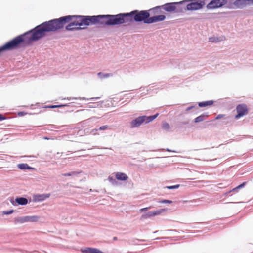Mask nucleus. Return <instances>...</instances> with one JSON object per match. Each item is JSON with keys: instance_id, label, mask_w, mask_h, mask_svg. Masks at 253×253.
Wrapping results in <instances>:
<instances>
[{"instance_id": "22", "label": "nucleus", "mask_w": 253, "mask_h": 253, "mask_svg": "<svg viewBox=\"0 0 253 253\" xmlns=\"http://www.w3.org/2000/svg\"><path fill=\"white\" fill-rule=\"evenodd\" d=\"M205 119V117L204 115H200L195 119L194 122L198 123L200 122H202Z\"/></svg>"}, {"instance_id": "25", "label": "nucleus", "mask_w": 253, "mask_h": 253, "mask_svg": "<svg viewBox=\"0 0 253 253\" xmlns=\"http://www.w3.org/2000/svg\"><path fill=\"white\" fill-rule=\"evenodd\" d=\"M18 168L21 169H25L27 168H29L28 166L26 164H21L18 165Z\"/></svg>"}, {"instance_id": "35", "label": "nucleus", "mask_w": 253, "mask_h": 253, "mask_svg": "<svg viewBox=\"0 0 253 253\" xmlns=\"http://www.w3.org/2000/svg\"><path fill=\"white\" fill-rule=\"evenodd\" d=\"M64 105H52L50 107V108H58V107H61L62 106H64Z\"/></svg>"}, {"instance_id": "4", "label": "nucleus", "mask_w": 253, "mask_h": 253, "mask_svg": "<svg viewBox=\"0 0 253 253\" xmlns=\"http://www.w3.org/2000/svg\"><path fill=\"white\" fill-rule=\"evenodd\" d=\"M179 3H169L163 5L162 6H157L150 9L152 11L154 14H159L161 12V8H163L165 11L169 12L174 11L176 9V5L179 4Z\"/></svg>"}, {"instance_id": "27", "label": "nucleus", "mask_w": 253, "mask_h": 253, "mask_svg": "<svg viewBox=\"0 0 253 253\" xmlns=\"http://www.w3.org/2000/svg\"><path fill=\"white\" fill-rule=\"evenodd\" d=\"M76 174V172H72L71 173L62 174L64 176H71Z\"/></svg>"}, {"instance_id": "20", "label": "nucleus", "mask_w": 253, "mask_h": 253, "mask_svg": "<svg viewBox=\"0 0 253 253\" xmlns=\"http://www.w3.org/2000/svg\"><path fill=\"white\" fill-rule=\"evenodd\" d=\"M154 217L153 211H149L145 214L142 215L141 217L143 219H147Z\"/></svg>"}, {"instance_id": "37", "label": "nucleus", "mask_w": 253, "mask_h": 253, "mask_svg": "<svg viewBox=\"0 0 253 253\" xmlns=\"http://www.w3.org/2000/svg\"><path fill=\"white\" fill-rule=\"evenodd\" d=\"M5 119V118L2 115L0 114V121L4 120Z\"/></svg>"}, {"instance_id": "42", "label": "nucleus", "mask_w": 253, "mask_h": 253, "mask_svg": "<svg viewBox=\"0 0 253 253\" xmlns=\"http://www.w3.org/2000/svg\"><path fill=\"white\" fill-rule=\"evenodd\" d=\"M97 131V129H93L92 130V131Z\"/></svg>"}, {"instance_id": "31", "label": "nucleus", "mask_w": 253, "mask_h": 253, "mask_svg": "<svg viewBox=\"0 0 253 253\" xmlns=\"http://www.w3.org/2000/svg\"><path fill=\"white\" fill-rule=\"evenodd\" d=\"M108 128V126L107 125H104L100 126L99 128L100 130H104L107 129Z\"/></svg>"}, {"instance_id": "40", "label": "nucleus", "mask_w": 253, "mask_h": 253, "mask_svg": "<svg viewBox=\"0 0 253 253\" xmlns=\"http://www.w3.org/2000/svg\"><path fill=\"white\" fill-rule=\"evenodd\" d=\"M43 139H45V140H48L49 139V138H47V137H44Z\"/></svg>"}, {"instance_id": "38", "label": "nucleus", "mask_w": 253, "mask_h": 253, "mask_svg": "<svg viewBox=\"0 0 253 253\" xmlns=\"http://www.w3.org/2000/svg\"><path fill=\"white\" fill-rule=\"evenodd\" d=\"M193 106H191V107H188L187 109V110H189L190 109H191L192 108H193Z\"/></svg>"}, {"instance_id": "7", "label": "nucleus", "mask_w": 253, "mask_h": 253, "mask_svg": "<svg viewBox=\"0 0 253 253\" xmlns=\"http://www.w3.org/2000/svg\"><path fill=\"white\" fill-rule=\"evenodd\" d=\"M237 114L235 116V118L238 119L241 117L248 114V109L246 105L244 104H239L236 107Z\"/></svg>"}, {"instance_id": "23", "label": "nucleus", "mask_w": 253, "mask_h": 253, "mask_svg": "<svg viewBox=\"0 0 253 253\" xmlns=\"http://www.w3.org/2000/svg\"><path fill=\"white\" fill-rule=\"evenodd\" d=\"M246 183V182L242 183L241 184H240L239 186H237L236 187L233 188L232 190L230 191L228 193H230L232 191H236L238 189L243 188L245 185Z\"/></svg>"}, {"instance_id": "36", "label": "nucleus", "mask_w": 253, "mask_h": 253, "mask_svg": "<svg viewBox=\"0 0 253 253\" xmlns=\"http://www.w3.org/2000/svg\"><path fill=\"white\" fill-rule=\"evenodd\" d=\"M102 76H103L102 77L106 78V77H108L111 76V74H109V73H108V74H103Z\"/></svg>"}, {"instance_id": "2", "label": "nucleus", "mask_w": 253, "mask_h": 253, "mask_svg": "<svg viewBox=\"0 0 253 253\" xmlns=\"http://www.w3.org/2000/svg\"><path fill=\"white\" fill-rule=\"evenodd\" d=\"M123 24L122 13L117 15L90 16V25H115Z\"/></svg>"}, {"instance_id": "30", "label": "nucleus", "mask_w": 253, "mask_h": 253, "mask_svg": "<svg viewBox=\"0 0 253 253\" xmlns=\"http://www.w3.org/2000/svg\"><path fill=\"white\" fill-rule=\"evenodd\" d=\"M151 208V207H146V208H142V209H140L139 210V211L141 212H144V211H148L149 209H150Z\"/></svg>"}, {"instance_id": "21", "label": "nucleus", "mask_w": 253, "mask_h": 253, "mask_svg": "<svg viewBox=\"0 0 253 253\" xmlns=\"http://www.w3.org/2000/svg\"><path fill=\"white\" fill-rule=\"evenodd\" d=\"M162 127L165 130H169L170 129V126L167 122H164L162 124Z\"/></svg>"}, {"instance_id": "10", "label": "nucleus", "mask_w": 253, "mask_h": 253, "mask_svg": "<svg viewBox=\"0 0 253 253\" xmlns=\"http://www.w3.org/2000/svg\"><path fill=\"white\" fill-rule=\"evenodd\" d=\"M246 6L245 0H236L233 2L232 7L234 8H242Z\"/></svg>"}, {"instance_id": "15", "label": "nucleus", "mask_w": 253, "mask_h": 253, "mask_svg": "<svg viewBox=\"0 0 253 253\" xmlns=\"http://www.w3.org/2000/svg\"><path fill=\"white\" fill-rule=\"evenodd\" d=\"M225 40V37L222 36L220 37H210L209 38V41L211 42H219L224 41Z\"/></svg>"}, {"instance_id": "33", "label": "nucleus", "mask_w": 253, "mask_h": 253, "mask_svg": "<svg viewBox=\"0 0 253 253\" xmlns=\"http://www.w3.org/2000/svg\"><path fill=\"white\" fill-rule=\"evenodd\" d=\"M13 212V211L12 210H10L9 211H4L3 212V214H6V215H8V214H10L11 213H12Z\"/></svg>"}, {"instance_id": "19", "label": "nucleus", "mask_w": 253, "mask_h": 253, "mask_svg": "<svg viewBox=\"0 0 253 253\" xmlns=\"http://www.w3.org/2000/svg\"><path fill=\"white\" fill-rule=\"evenodd\" d=\"M167 210V209H161L159 210H157L154 211H153L154 216L159 215L162 214L163 212L166 211Z\"/></svg>"}, {"instance_id": "24", "label": "nucleus", "mask_w": 253, "mask_h": 253, "mask_svg": "<svg viewBox=\"0 0 253 253\" xmlns=\"http://www.w3.org/2000/svg\"><path fill=\"white\" fill-rule=\"evenodd\" d=\"M16 221L17 223H23L26 222L25 217H20L16 219Z\"/></svg>"}, {"instance_id": "11", "label": "nucleus", "mask_w": 253, "mask_h": 253, "mask_svg": "<svg viewBox=\"0 0 253 253\" xmlns=\"http://www.w3.org/2000/svg\"><path fill=\"white\" fill-rule=\"evenodd\" d=\"M81 251L82 253H104L99 249L92 248H86L85 249H82Z\"/></svg>"}, {"instance_id": "41", "label": "nucleus", "mask_w": 253, "mask_h": 253, "mask_svg": "<svg viewBox=\"0 0 253 253\" xmlns=\"http://www.w3.org/2000/svg\"><path fill=\"white\" fill-rule=\"evenodd\" d=\"M113 239L114 240H117V238L116 237H114Z\"/></svg>"}, {"instance_id": "26", "label": "nucleus", "mask_w": 253, "mask_h": 253, "mask_svg": "<svg viewBox=\"0 0 253 253\" xmlns=\"http://www.w3.org/2000/svg\"><path fill=\"white\" fill-rule=\"evenodd\" d=\"M179 187V185H175L173 186H169L166 187V188L168 189H176L178 188Z\"/></svg>"}, {"instance_id": "18", "label": "nucleus", "mask_w": 253, "mask_h": 253, "mask_svg": "<svg viewBox=\"0 0 253 253\" xmlns=\"http://www.w3.org/2000/svg\"><path fill=\"white\" fill-rule=\"evenodd\" d=\"M213 103V101L212 100L201 102L198 103V105L200 107H205L207 106H210L212 105Z\"/></svg>"}, {"instance_id": "9", "label": "nucleus", "mask_w": 253, "mask_h": 253, "mask_svg": "<svg viewBox=\"0 0 253 253\" xmlns=\"http://www.w3.org/2000/svg\"><path fill=\"white\" fill-rule=\"evenodd\" d=\"M143 123H144V120L142 117H139L130 122L131 127L134 128L139 126Z\"/></svg>"}, {"instance_id": "17", "label": "nucleus", "mask_w": 253, "mask_h": 253, "mask_svg": "<svg viewBox=\"0 0 253 253\" xmlns=\"http://www.w3.org/2000/svg\"><path fill=\"white\" fill-rule=\"evenodd\" d=\"M16 202L21 205H26L28 203V200L26 198L23 197L17 198L15 199Z\"/></svg>"}, {"instance_id": "39", "label": "nucleus", "mask_w": 253, "mask_h": 253, "mask_svg": "<svg viewBox=\"0 0 253 253\" xmlns=\"http://www.w3.org/2000/svg\"><path fill=\"white\" fill-rule=\"evenodd\" d=\"M23 114H24L23 112H19V113H18V115H19V116L23 115Z\"/></svg>"}, {"instance_id": "12", "label": "nucleus", "mask_w": 253, "mask_h": 253, "mask_svg": "<svg viewBox=\"0 0 253 253\" xmlns=\"http://www.w3.org/2000/svg\"><path fill=\"white\" fill-rule=\"evenodd\" d=\"M115 177L117 180L120 181H126L128 178L126 174L123 172H116Z\"/></svg>"}, {"instance_id": "13", "label": "nucleus", "mask_w": 253, "mask_h": 253, "mask_svg": "<svg viewBox=\"0 0 253 253\" xmlns=\"http://www.w3.org/2000/svg\"><path fill=\"white\" fill-rule=\"evenodd\" d=\"M159 114L157 113L154 115L150 116H143L142 118L144 120V122H145L146 123H149L153 120H154L155 118H157V117L158 116Z\"/></svg>"}, {"instance_id": "14", "label": "nucleus", "mask_w": 253, "mask_h": 253, "mask_svg": "<svg viewBox=\"0 0 253 253\" xmlns=\"http://www.w3.org/2000/svg\"><path fill=\"white\" fill-rule=\"evenodd\" d=\"M50 196L49 194H41V195H36L35 197V200L38 201H44L45 199L49 198Z\"/></svg>"}, {"instance_id": "43", "label": "nucleus", "mask_w": 253, "mask_h": 253, "mask_svg": "<svg viewBox=\"0 0 253 253\" xmlns=\"http://www.w3.org/2000/svg\"><path fill=\"white\" fill-rule=\"evenodd\" d=\"M98 75L99 76H100L101 75H102V73H99L98 74Z\"/></svg>"}, {"instance_id": "3", "label": "nucleus", "mask_w": 253, "mask_h": 253, "mask_svg": "<svg viewBox=\"0 0 253 253\" xmlns=\"http://www.w3.org/2000/svg\"><path fill=\"white\" fill-rule=\"evenodd\" d=\"M150 13L145 10L138 11H132L129 13H122V23L125 25H129L134 21L136 22L143 21L147 23L149 19Z\"/></svg>"}, {"instance_id": "32", "label": "nucleus", "mask_w": 253, "mask_h": 253, "mask_svg": "<svg viewBox=\"0 0 253 253\" xmlns=\"http://www.w3.org/2000/svg\"><path fill=\"white\" fill-rule=\"evenodd\" d=\"M108 180L110 182H111L112 184H114V183H116V182L115 181V180L112 177H110L109 176L108 177Z\"/></svg>"}, {"instance_id": "16", "label": "nucleus", "mask_w": 253, "mask_h": 253, "mask_svg": "<svg viewBox=\"0 0 253 253\" xmlns=\"http://www.w3.org/2000/svg\"><path fill=\"white\" fill-rule=\"evenodd\" d=\"M25 217L26 222H37L39 219L37 216H26Z\"/></svg>"}, {"instance_id": "6", "label": "nucleus", "mask_w": 253, "mask_h": 253, "mask_svg": "<svg viewBox=\"0 0 253 253\" xmlns=\"http://www.w3.org/2000/svg\"><path fill=\"white\" fill-rule=\"evenodd\" d=\"M231 0H212L207 5L208 9H214L221 7Z\"/></svg>"}, {"instance_id": "29", "label": "nucleus", "mask_w": 253, "mask_h": 253, "mask_svg": "<svg viewBox=\"0 0 253 253\" xmlns=\"http://www.w3.org/2000/svg\"><path fill=\"white\" fill-rule=\"evenodd\" d=\"M246 6L248 5H253V0H245Z\"/></svg>"}, {"instance_id": "34", "label": "nucleus", "mask_w": 253, "mask_h": 253, "mask_svg": "<svg viewBox=\"0 0 253 253\" xmlns=\"http://www.w3.org/2000/svg\"><path fill=\"white\" fill-rule=\"evenodd\" d=\"M225 116V115H223V114H219L216 116V117L215 118V119L218 120V119H221V118H223Z\"/></svg>"}, {"instance_id": "5", "label": "nucleus", "mask_w": 253, "mask_h": 253, "mask_svg": "<svg viewBox=\"0 0 253 253\" xmlns=\"http://www.w3.org/2000/svg\"><path fill=\"white\" fill-rule=\"evenodd\" d=\"M205 5V0H194L187 5L188 10H197L200 9Z\"/></svg>"}, {"instance_id": "8", "label": "nucleus", "mask_w": 253, "mask_h": 253, "mask_svg": "<svg viewBox=\"0 0 253 253\" xmlns=\"http://www.w3.org/2000/svg\"><path fill=\"white\" fill-rule=\"evenodd\" d=\"M166 19V16L164 15H156L154 16H152L151 17H149V19L147 21V24H150L153 23H155L159 21H163Z\"/></svg>"}, {"instance_id": "1", "label": "nucleus", "mask_w": 253, "mask_h": 253, "mask_svg": "<svg viewBox=\"0 0 253 253\" xmlns=\"http://www.w3.org/2000/svg\"><path fill=\"white\" fill-rule=\"evenodd\" d=\"M58 30L63 28L65 24L69 23L66 26V30L73 31L84 28L81 26H87L90 25V16L68 15L55 19Z\"/></svg>"}, {"instance_id": "28", "label": "nucleus", "mask_w": 253, "mask_h": 253, "mask_svg": "<svg viewBox=\"0 0 253 253\" xmlns=\"http://www.w3.org/2000/svg\"><path fill=\"white\" fill-rule=\"evenodd\" d=\"M161 203H168L171 204L172 203V201L169 200H163L160 202Z\"/></svg>"}]
</instances>
